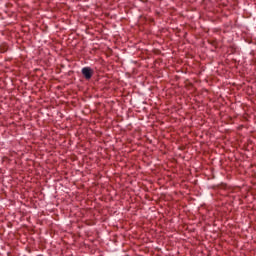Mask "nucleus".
I'll return each mask as SVG.
<instances>
[{"label":"nucleus","mask_w":256,"mask_h":256,"mask_svg":"<svg viewBox=\"0 0 256 256\" xmlns=\"http://www.w3.org/2000/svg\"><path fill=\"white\" fill-rule=\"evenodd\" d=\"M5 52H7V47L1 48V53H5Z\"/></svg>","instance_id":"nucleus-2"},{"label":"nucleus","mask_w":256,"mask_h":256,"mask_svg":"<svg viewBox=\"0 0 256 256\" xmlns=\"http://www.w3.org/2000/svg\"><path fill=\"white\" fill-rule=\"evenodd\" d=\"M84 79H86L87 81H89V79H91V77H93V69H91V67H84L82 68V71H81Z\"/></svg>","instance_id":"nucleus-1"}]
</instances>
